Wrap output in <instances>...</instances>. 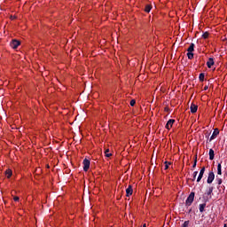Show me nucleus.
<instances>
[{
	"instance_id": "obj_1",
	"label": "nucleus",
	"mask_w": 227,
	"mask_h": 227,
	"mask_svg": "<svg viewBox=\"0 0 227 227\" xmlns=\"http://www.w3.org/2000/svg\"><path fill=\"white\" fill-rule=\"evenodd\" d=\"M187 56H188V59H192V58H194V43H191L190 47L187 49Z\"/></svg>"
},
{
	"instance_id": "obj_2",
	"label": "nucleus",
	"mask_w": 227,
	"mask_h": 227,
	"mask_svg": "<svg viewBox=\"0 0 227 227\" xmlns=\"http://www.w3.org/2000/svg\"><path fill=\"white\" fill-rule=\"evenodd\" d=\"M192 201H194V192H192L190 193V195L188 196V198L185 201L186 207H191V205H192Z\"/></svg>"
},
{
	"instance_id": "obj_3",
	"label": "nucleus",
	"mask_w": 227,
	"mask_h": 227,
	"mask_svg": "<svg viewBox=\"0 0 227 227\" xmlns=\"http://www.w3.org/2000/svg\"><path fill=\"white\" fill-rule=\"evenodd\" d=\"M90 160L84 159L83 160V171H88L90 169Z\"/></svg>"
},
{
	"instance_id": "obj_4",
	"label": "nucleus",
	"mask_w": 227,
	"mask_h": 227,
	"mask_svg": "<svg viewBox=\"0 0 227 227\" xmlns=\"http://www.w3.org/2000/svg\"><path fill=\"white\" fill-rule=\"evenodd\" d=\"M19 45H20V41L19 40L13 39L11 43V47H12L13 49H17Z\"/></svg>"
},
{
	"instance_id": "obj_5",
	"label": "nucleus",
	"mask_w": 227,
	"mask_h": 227,
	"mask_svg": "<svg viewBox=\"0 0 227 227\" xmlns=\"http://www.w3.org/2000/svg\"><path fill=\"white\" fill-rule=\"evenodd\" d=\"M214 178H215L214 172H209L207 176V184H212L214 182Z\"/></svg>"
},
{
	"instance_id": "obj_6",
	"label": "nucleus",
	"mask_w": 227,
	"mask_h": 227,
	"mask_svg": "<svg viewBox=\"0 0 227 227\" xmlns=\"http://www.w3.org/2000/svg\"><path fill=\"white\" fill-rule=\"evenodd\" d=\"M203 175H205V167L201 168L199 176L197 178V182H201V178H203Z\"/></svg>"
},
{
	"instance_id": "obj_7",
	"label": "nucleus",
	"mask_w": 227,
	"mask_h": 227,
	"mask_svg": "<svg viewBox=\"0 0 227 227\" xmlns=\"http://www.w3.org/2000/svg\"><path fill=\"white\" fill-rule=\"evenodd\" d=\"M217 136H219V129H215L209 141H212L213 139H215V137H217Z\"/></svg>"
},
{
	"instance_id": "obj_8",
	"label": "nucleus",
	"mask_w": 227,
	"mask_h": 227,
	"mask_svg": "<svg viewBox=\"0 0 227 227\" xmlns=\"http://www.w3.org/2000/svg\"><path fill=\"white\" fill-rule=\"evenodd\" d=\"M132 192H134V190H132V185H129V187L126 189V196H132Z\"/></svg>"
},
{
	"instance_id": "obj_9",
	"label": "nucleus",
	"mask_w": 227,
	"mask_h": 227,
	"mask_svg": "<svg viewBox=\"0 0 227 227\" xmlns=\"http://www.w3.org/2000/svg\"><path fill=\"white\" fill-rule=\"evenodd\" d=\"M173 123H175V120L170 119L168 121L167 124H166V129H169L173 127Z\"/></svg>"
},
{
	"instance_id": "obj_10",
	"label": "nucleus",
	"mask_w": 227,
	"mask_h": 227,
	"mask_svg": "<svg viewBox=\"0 0 227 227\" xmlns=\"http://www.w3.org/2000/svg\"><path fill=\"white\" fill-rule=\"evenodd\" d=\"M190 109H191V113L194 114L198 111V106L194 105V104H192L191 106H190Z\"/></svg>"
},
{
	"instance_id": "obj_11",
	"label": "nucleus",
	"mask_w": 227,
	"mask_h": 227,
	"mask_svg": "<svg viewBox=\"0 0 227 227\" xmlns=\"http://www.w3.org/2000/svg\"><path fill=\"white\" fill-rule=\"evenodd\" d=\"M207 68H212V66H214V59L209 58L208 61L207 62Z\"/></svg>"
},
{
	"instance_id": "obj_12",
	"label": "nucleus",
	"mask_w": 227,
	"mask_h": 227,
	"mask_svg": "<svg viewBox=\"0 0 227 227\" xmlns=\"http://www.w3.org/2000/svg\"><path fill=\"white\" fill-rule=\"evenodd\" d=\"M214 157H215L214 151H213V149H210L209 150V160H214Z\"/></svg>"
},
{
	"instance_id": "obj_13",
	"label": "nucleus",
	"mask_w": 227,
	"mask_h": 227,
	"mask_svg": "<svg viewBox=\"0 0 227 227\" xmlns=\"http://www.w3.org/2000/svg\"><path fill=\"white\" fill-rule=\"evenodd\" d=\"M152 11V5H145V12L146 13H150V12Z\"/></svg>"
},
{
	"instance_id": "obj_14",
	"label": "nucleus",
	"mask_w": 227,
	"mask_h": 227,
	"mask_svg": "<svg viewBox=\"0 0 227 227\" xmlns=\"http://www.w3.org/2000/svg\"><path fill=\"white\" fill-rule=\"evenodd\" d=\"M5 175H6L7 178H10L12 175V169H7L5 171Z\"/></svg>"
},
{
	"instance_id": "obj_15",
	"label": "nucleus",
	"mask_w": 227,
	"mask_h": 227,
	"mask_svg": "<svg viewBox=\"0 0 227 227\" xmlns=\"http://www.w3.org/2000/svg\"><path fill=\"white\" fill-rule=\"evenodd\" d=\"M205 207H207V204H200V212H205Z\"/></svg>"
},
{
	"instance_id": "obj_16",
	"label": "nucleus",
	"mask_w": 227,
	"mask_h": 227,
	"mask_svg": "<svg viewBox=\"0 0 227 227\" xmlns=\"http://www.w3.org/2000/svg\"><path fill=\"white\" fill-rule=\"evenodd\" d=\"M200 81H201V82H203L205 81V74L201 73L199 76Z\"/></svg>"
},
{
	"instance_id": "obj_17",
	"label": "nucleus",
	"mask_w": 227,
	"mask_h": 227,
	"mask_svg": "<svg viewBox=\"0 0 227 227\" xmlns=\"http://www.w3.org/2000/svg\"><path fill=\"white\" fill-rule=\"evenodd\" d=\"M217 175H223V171L221 170V163L217 166Z\"/></svg>"
},
{
	"instance_id": "obj_18",
	"label": "nucleus",
	"mask_w": 227,
	"mask_h": 227,
	"mask_svg": "<svg viewBox=\"0 0 227 227\" xmlns=\"http://www.w3.org/2000/svg\"><path fill=\"white\" fill-rule=\"evenodd\" d=\"M105 154H106V157H111L113 155L112 153H109V149H106L105 151Z\"/></svg>"
},
{
	"instance_id": "obj_19",
	"label": "nucleus",
	"mask_w": 227,
	"mask_h": 227,
	"mask_svg": "<svg viewBox=\"0 0 227 227\" xmlns=\"http://www.w3.org/2000/svg\"><path fill=\"white\" fill-rule=\"evenodd\" d=\"M164 164H165V169H168L169 165H171V162L165 161Z\"/></svg>"
},
{
	"instance_id": "obj_20",
	"label": "nucleus",
	"mask_w": 227,
	"mask_h": 227,
	"mask_svg": "<svg viewBox=\"0 0 227 227\" xmlns=\"http://www.w3.org/2000/svg\"><path fill=\"white\" fill-rule=\"evenodd\" d=\"M196 176H198V171L193 172V178L192 179V182H194V180H196Z\"/></svg>"
},
{
	"instance_id": "obj_21",
	"label": "nucleus",
	"mask_w": 227,
	"mask_h": 227,
	"mask_svg": "<svg viewBox=\"0 0 227 227\" xmlns=\"http://www.w3.org/2000/svg\"><path fill=\"white\" fill-rule=\"evenodd\" d=\"M214 191V187H210L209 191L207 192V196H210Z\"/></svg>"
},
{
	"instance_id": "obj_22",
	"label": "nucleus",
	"mask_w": 227,
	"mask_h": 227,
	"mask_svg": "<svg viewBox=\"0 0 227 227\" xmlns=\"http://www.w3.org/2000/svg\"><path fill=\"white\" fill-rule=\"evenodd\" d=\"M202 38H204V39L208 38V32H205V33L202 35Z\"/></svg>"
},
{
	"instance_id": "obj_23",
	"label": "nucleus",
	"mask_w": 227,
	"mask_h": 227,
	"mask_svg": "<svg viewBox=\"0 0 227 227\" xmlns=\"http://www.w3.org/2000/svg\"><path fill=\"white\" fill-rule=\"evenodd\" d=\"M182 227H189V221H185V222L183 223Z\"/></svg>"
},
{
	"instance_id": "obj_24",
	"label": "nucleus",
	"mask_w": 227,
	"mask_h": 227,
	"mask_svg": "<svg viewBox=\"0 0 227 227\" xmlns=\"http://www.w3.org/2000/svg\"><path fill=\"white\" fill-rule=\"evenodd\" d=\"M197 162H198V157L196 156V157H195V160H194V163H193V165H192V168H196Z\"/></svg>"
},
{
	"instance_id": "obj_25",
	"label": "nucleus",
	"mask_w": 227,
	"mask_h": 227,
	"mask_svg": "<svg viewBox=\"0 0 227 227\" xmlns=\"http://www.w3.org/2000/svg\"><path fill=\"white\" fill-rule=\"evenodd\" d=\"M130 106H131L132 107H134V106H136V100H135V99H132V100L130 101Z\"/></svg>"
},
{
	"instance_id": "obj_26",
	"label": "nucleus",
	"mask_w": 227,
	"mask_h": 227,
	"mask_svg": "<svg viewBox=\"0 0 227 227\" xmlns=\"http://www.w3.org/2000/svg\"><path fill=\"white\" fill-rule=\"evenodd\" d=\"M217 182H218V185H221V184H223V179L218 178V179H217Z\"/></svg>"
},
{
	"instance_id": "obj_27",
	"label": "nucleus",
	"mask_w": 227,
	"mask_h": 227,
	"mask_svg": "<svg viewBox=\"0 0 227 227\" xmlns=\"http://www.w3.org/2000/svg\"><path fill=\"white\" fill-rule=\"evenodd\" d=\"M204 90H205V91H207V90H208V85H206V86L204 87Z\"/></svg>"
},
{
	"instance_id": "obj_28",
	"label": "nucleus",
	"mask_w": 227,
	"mask_h": 227,
	"mask_svg": "<svg viewBox=\"0 0 227 227\" xmlns=\"http://www.w3.org/2000/svg\"><path fill=\"white\" fill-rule=\"evenodd\" d=\"M14 201H19V197H14Z\"/></svg>"
},
{
	"instance_id": "obj_29",
	"label": "nucleus",
	"mask_w": 227,
	"mask_h": 227,
	"mask_svg": "<svg viewBox=\"0 0 227 227\" xmlns=\"http://www.w3.org/2000/svg\"><path fill=\"white\" fill-rule=\"evenodd\" d=\"M11 19H15V17H13V16H11Z\"/></svg>"
},
{
	"instance_id": "obj_30",
	"label": "nucleus",
	"mask_w": 227,
	"mask_h": 227,
	"mask_svg": "<svg viewBox=\"0 0 227 227\" xmlns=\"http://www.w3.org/2000/svg\"><path fill=\"white\" fill-rule=\"evenodd\" d=\"M143 227H146V223H145V224L143 225Z\"/></svg>"
},
{
	"instance_id": "obj_31",
	"label": "nucleus",
	"mask_w": 227,
	"mask_h": 227,
	"mask_svg": "<svg viewBox=\"0 0 227 227\" xmlns=\"http://www.w3.org/2000/svg\"><path fill=\"white\" fill-rule=\"evenodd\" d=\"M223 227H227V225L226 224H224V226Z\"/></svg>"
}]
</instances>
